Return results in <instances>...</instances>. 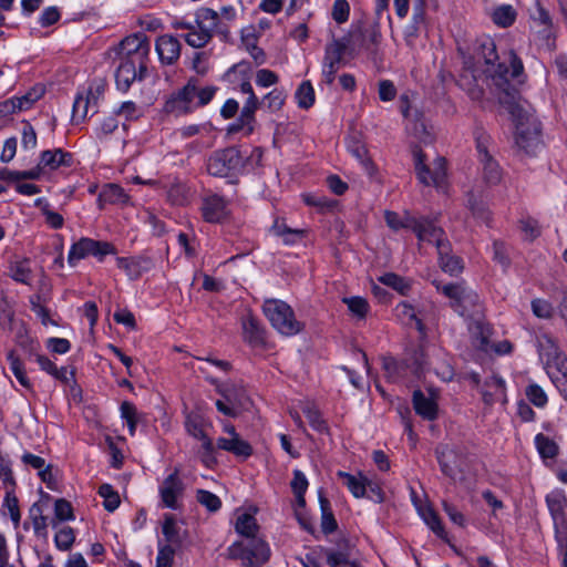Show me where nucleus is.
<instances>
[{
	"label": "nucleus",
	"mask_w": 567,
	"mask_h": 567,
	"mask_svg": "<svg viewBox=\"0 0 567 567\" xmlns=\"http://www.w3.org/2000/svg\"><path fill=\"white\" fill-rule=\"evenodd\" d=\"M115 252V247L107 241L81 238L78 243L72 245L68 256V261L71 266H75L79 260L90 255L99 259H103L106 255H113Z\"/></svg>",
	"instance_id": "12"
},
{
	"label": "nucleus",
	"mask_w": 567,
	"mask_h": 567,
	"mask_svg": "<svg viewBox=\"0 0 567 567\" xmlns=\"http://www.w3.org/2000/svg\"><path fill=\"white\" fill-rule=\"evenodd\" d=\"M451 251L452 248L451 244L449 243L446 254L439 255L440 267L444 272H447L450 275H457L463 270L462 259L458 258L457 256L452 255Z\"/></svg>",
	"instance_id": "37"
},
{
	"label": "nucleus",
	"mask_w": 567,
	"mask_h": 567,
	"mask_svg": "<svg viewBox=\"0 0 567 567\" xmlns=\"http://www.w3.org/2000/svg\"><path fill=\"white\" fill-rule=\"evenodd\" d=\"M321 528L324 534H331L338 527L337 520L330 508V503L320 494Z\"/></svg>",
	"instance_id": "39"
},
{
	"label": "nucleus",
	"mask_w": 567,
	"mask_h": 567,
	"mask_svg": "<svg viewBox=\"0 0 567 567\" xmlns=\"http://www.w3.org/2000/svg\"><path fill=\"white\" fill-rule=\"evenodd\" d=\"M434 454L442 474L455 481L458 474L463 472V460L460 451L449 444H439L434 450Z\"/></svg>",
	"instance_id": "15"
},
{
	"label": "nucleus",
	"mask_w": 567,
	"mask_h": 567,
	"mask_svg": "<svg viewBox=\"0 0 567 567\" xmlns=\"http://www.w3.org/2000/svg\"><path fill=\"white\" fill-rule=\"evenodd\" d=\"M258 105H259V101H258L257 96L255 94H251V97L247 99L246 103L244 104V106L241 109V113H240V117H239L240 124L233 125L229 128V131L237 132L240 128H244L247 126L246 134L249 135L252 132L251 123L255 120L254 114H255L256 110L258 109Z\"/></svg>",
	"instance_id": "26"
},
{
	"label": "nucleus",
	"mask_w": 567,
	"mask_h": 567,
	"mask_svg": "<svg viewBox=\"0 0 567 567\" xmlns=\"http://www.w3.org/2000/svg\"><path fill=\"white\" fill-rule=\"evenodd\" d=\"M8 360L10 362L11 370L14 377L18 379L20 384L24 388H30V381L25 374L24 368L20 359L16 355L14 351L8 353Z\"/></svg>",
	"instance_id": "48"
},
{
	"label": "nucleus",
	"mask_w": 567,
	"mask_h": 567,
	"mask_svg": "<svg viewBox=\"0 0 567 567\" xmlns=\"http://www.w3.org/2000/svg\"><path fill=\"white\" fill-rule=\"evenodd\" d=\"M537 349L539 357L545 361L561 352L556 339L548 333L537 337Z\"/></svg>",
	"instance_id": "31"
},
{
	"label": "nucleus",
	"mask_w": 567,
	"mask_h": 567,
	"mask_svg": "<svg viewBox=\"0 0 567 567\" xmlns=\"http://www.w3.org/2000/svg\"><path fill=\"white\" fill-rule=\"evenodd\" d=\"M526 396L528 400L538 408H543L547 403V395L544 390L537 384H529L526 388Z\"/></svg>",
	"instance_id": "54"
},
{
	"label": "nucleus",
	"mask_w": 567,
	"mask_h": 567,
	"mask_svg": "<svg viewBox=\"0 0 567 567\" xmlns=\"http://www.w3.org/2000/svg\"><path fill=\"white\" fill-rule=\"evenodd\" d=\"M150 52V43L147 37L143 33H135L126 37L120 43L118 54L121 58H126L140 62V76L145 78L147 66L146 59Z\"/></svg>",
	"instance_id": "11"
},
{
	"label": "nucleus",
	"mask_w": 567,
	"mask_h": 567,
	"mask_svg": "<svg viewBox=\"0 0 567 567\" xmlns=\"http://www.w3.org/2000/svg\"><path fill=\"white\" fill-rule=\"evenodd\" d=\"M114 113L118 116H124L126 120H135L141 116L140 107L132 101L122 103Z\"/></svg>",
	"instance_id": "62"
},
{
	"label": "nucleus",
	"mask_w": 567,
	"mask_h": 567,
	"mask_svg": "<svg viewBox=\"0 0 567 567\" xmlns=\"http://www.w3.org/2000/svg\"><path fill=\"white\" fill-rule=\"evenodd\" d=\"M117 267L125 271L131 280L138 279L144 272L150 271L154 267L152 258L146 256L138 257H120L116 259Z\"/></svg>",
	"instance_id": "19"
},
{
	"label": "nucleus",
	"mask_w": 567,
	"mask_h": 567,
	"mask_svg": "<svg viewBox=\"0 0 567 567\" xmlns=\"http://www.w3.org/2000/svg\"><path fill=\"white\" fill-rule=\"evenodd\" d=\"M136 79L142 80L140 76V62L122 56L115 72L117 89L126 92Z\"/></svg>",
	"instance_id": "18"
},
{
	"label": "nucleus",
	"mask_w": 567,
	"mask_h": 567,
	"mask_svg": "<svg viewBox=\"0 0 567 567\" xmlns=\"http://www.w3.org/2000/svg\"><path fill=\"white\" fill-rule=\"evenodd\" d=\"M262 309L271 326L281 334L293 336L303 329V323L296 319L292 308L285 301L268 299Z\"/></svg>",
	"instance_id": "4"
},
{
	"label": "nucleus",
	"mask_w": 567,
	"mask_h": 567,
	"mask_svg": "<svg viewBox=\"0 0 567 567\" xmlns=\"http://www.w3.org/2000/svg\"><path fill=\"white\" fill-rule=\"evenodd\" d=\"M186 43L193 48H204L212 39L210 33H205L200 29L194 28L184 37Z\"/></svg>",
	"instance_id": "53"
},
{
	"label": "nucleus",
	"mask_w": 567,
	"mask_h": 567,
	"mask_svg": "<svg viewBox=\"0 0 567 567\" xmlns=\"http://www.w3.org/2000/svg\"><path fill=\"white\" fill-rule=\"evenodd\" d=\"M421 517L425 524L440 537L445 538L446 534L441 519L432 507H424L420 511Z\"/></svg>",
	"instance_id": "42"
},
{
	"label": "nucleus",
	"mask_w": 567,
	"mask_h": 567,
	"mask_svg": "<svg viewBox=\"0 0 567 567\" xmlns=\"http://www.w3.org/2000/svg\"><path fill=\"white\" fill-rule=\"evenodd\" d=\"M517 17L516 10L511 4H502L494 9L491 14L493 22L501 28L511 27Z\"/></svg>",
	"instance_id": "32"
},
{
	"label": "nucleus",
	"mask_w": 567,
	"mask_h": 567,
	"mask_svg": "<svg viewBox=\"0 0 567 567\" xmlns=\"http://www.w3.org/2000/svg\"><path fill=\"white\" fill-rule=\"evenodd\" d=\"M243 330L245 339L250 344L257 346L264 342V329L254 317H248L243 321Z\"/></svg>",
	"instance_id": "34"
},
{
	"label": "nucleus",
	"mask_w": 567,
	"mask_h": 567,
	"mask_svg": "<svg viewBox=\"0 0 567 567\" xmlns=\"http://www.w3.org/2000/svg\"><path fill=\"white\" fill-rule=\"evenodd\" d=\"M175 550L166 545L158 550L156 567H172Z\"/></svg>",
	"instance_id": "64"
},
{
	"label": "nucleus",
	"mask_w": 567,
	"mask_h": 567,
	"mask_svg": "<svg viewBox=\"0 0 567 567\" xmlns=\"http://www.w3.org/2000/svg\"><path fill=\"white\" fill-rule=\"evenodd\" d=\"M488 136L485 133H476V148L482 166V176L486 184L496 185L502 179V169L487 150Z\"/></svg>",
	"instance_id": "13"
},
{
	"label": "nucleus",
	"mask_w": 567,
	"mask_h": 567,
	"mask_svg": "<svg viewBox=\"0 0 567 567\" xmlns=\"http://www.w3.org/2000/svg\"><path fill=\"white\" fill-rule=\"evenodd\" d=\"M196 499L209 512H217L221 506V501L219 499V497L205 489H197Z\"/></svg>",
	"instance_id": "51"
},
{
	"label": "nucleus",
	"mask_w": 567,
	"mask_h": 567,
	"mask_svg": "<svg viewBox=\"0 0 567 567\" xmlns=\"http://www.w3.org/2000/svg\"><path fill=\"white\" fill-rule=\"evenodd\" d=\"M296 99H297L299 107H301V109L307 110L313 105L315 90H313L310 81H305L299 85V87L296 92Z\"/></svg>",
	"instance_id": "44"
},
{
	"label": "nucleus",
	"mask_w": 567,
	"mask_h": 567,
	"mask_svg": "<svg viewBox=\"0 0 567 567\" xmlns=\"http://www.w3.org/2000/svg\"><path fill=\"white\" fill-rule=\"evenodd\" d=\"M184 484L178 476L177 470L169 474L159 487V495L165 507L176 509L177 498L183 495Z\"/></svg>",
	"instance_id": "17"
},
{
	"label": "nucleus",
	"mask_w": 567,
	"mask_h": 567,
	"mask_svg": "<svg viewBox=\"0 0 567 567\" xmlns=\"http://www.w3.org/2000/svg\"><path fill=\"white\" fill-rule=\"evenodd\" d=\"M74 533L71 527H64L55 535L56 547L62 550H68L74 543Z\"/></svg>",
	"instance_id": "57"
},
{
	"label": "nucleus",
	"mask_w": 567,
	"mask_h": 567,
	"mask_svg": "<svg viewBox=\"0 0 567 567\" xmlns=\"http://www.w3.org/2000/svg\"><path fill=\"white\" fill-rule=\"evenodd\" d=\"M218 392L227 403L231 404L237 410L245 409L249 404V399L245 391L234 384H227L218 389Z\"/></svg>",
	"instance_id": "29"
},
{
	"label": "nucleus",
	"mask_w": 567,
	"mask_h": 567,
	"mask_svg": "<svg viewBox=\"0 0 567 567\" xmlns=\"http://www.w3.org/2000/svg\"><path fill=\"white\" fill-rule=\"evenodd\" d=\"M412 153L419 181L426 186H442L446 176L445 158L437 157L433 163V168H430L425 165V155L417 145L413 146Z\"/></svg>",
	"instance_id": "8"
},
{
	"label": "nucleus",
	"mask_w": 567,
	"mask_h": 567,
	"mask_svg": "<svg viewBox=\"0 0 567 567\" xmlns=\"http://www.w3.org/2000/svg\"><path fill=\"white\" fill-rule=\"evenodd\" d=\"M302 411L306 414L310 425L315 430L322 432L327 429L326 423L322 420L320 412L313 405L308 404L303 408Z\"/></svg>",
	"instance_id": "56"
},
{
	"label": "nucleus",
	"mask_w": 567,
	"mask_h": 567,
	"mask_svg": "<svg viewBox=\"0 0 567 567\" xmlns=\"http://www.w3.org/2000/svg\"><path fill=\"white\" fill-rule=\"evenodd\" d=\"M396 315L406 324H410V323L414 322L415 323V328L417 329V331L422 336L425 334V327L422 323V320L417 317V312H416V310L414 309L413 306H411L408 302H400L396 306Z\"/></svg>",
	"instance_id": "35"
},
{
	"label": "nucleus",
	"mask_w": 567,
	"mask_h": 567,
	"mask_svg": "<svg viewBox=\"0 0 567 567\" xmlns=\"http://www.w3.org/2000/svg\"><path fill=\"white\" fill-rule=\"evenodd\" d=\"M433 285L451 300V307L460 316L472 317L481 312L478 295L475 291L460 284H447L442 286L440 282L433 281Z\"/></svg>",
	"instance_id": "5"
},
{
	"label": "nucleus",
	"mask_w": 567,
	"mask_h": 567,
	"mask_svg": "<svg viewBox=\"0 0 567 567\" xmlns=\"http://www.w3.org/2000/svg\"><path fill=\"white\" fill-rule=\"evenodd\" d=\"M202 213L206 221L220 223L228 215L227 204L217 195L207 196L203 199Z\"/></svg>",
	"instance_id": "20"
},
{
	"label": "nucleus",
	"mask_w": 567,
	"mask_h": 567,
	"mask_svg": "<svg viewBox=\"0 0 567 567\" xmlns=\"http://www.w3.org/2000/svg\"><path fill=\"white\" fill-rule=\"evenodd\" d=\"M347 50V42L333 39L324 48L321 74L323 81L331 85L336 74L342 65L343 54Z\"/></svg>",
	"instance_id": "14"
},
{
	"label": "nucleus",
	"mask_w": 567,
	"mask_h": 567,
	"mask_svg": "<svg viewBox=\"0 0 567 567\" xmlns=\"http://www.w3.org/2000/svg\"><path fill=\"white\" fill-rule=\"evenodd\" d=\"M127 200L128 196L122 187L116 184H107L102 188L97 198V204L99 207L103 209L105 204L123 205L127 203Z\"/></svg>",
	"instance_id": "27"
},
{
	"label": "nucleus",
	"mask_w": 567,
	"mask_h": 567,
	"mask_svg": "<svg viewBox=\"0 0 567 567\" xmlns=\"http://www.w3.org/2000/svg\"><path fill=\"white\" fill-rule=\"evenodd\" d=\"M156 51L163 63L173 64L181 54V43L172 35H162L156 41Z\"/></svg>",
	"instance_id": "23"
},
{
	"label": "nucleus",
	"mask_w": 567,
	"mask_h": 567,
	"mask_svg": "<svg viewBox=\"0 0 567 567\" xmlns=\"http://www.w3.org/2000/svg\"><path fill=\"white\" fill-rule=\"evenodd\" d=\"M517 91L499 95L498 100L508 111L516 125L515 143L517 147L528 155H533L542 144L540 123L533 110L517 100Z\"/></svg>",
	"instance_id": "1"
},
{
	"label": "nucleus",
	"mask_w": 567,
	"mask_h": 567,
	"mask_svg": "<svg viewBox=\"0 0 567 567\" xmlns=\"http://www.w3.org/2000/svg\"><path fill=\"white\" fill-rule=\"evenodd\" d=\"M55 516L59 520H70L73 519V511L71 504L63 499H56L54 505Z\"/></svg>",
	"instance_id": "63"
},
{
	"label": "nucleus",
	"mask_w": 567,
	"mask_h": 567,
	"mask_svg": "<svg viewBox=\"0 0 567 567\" xmlns=\"http://www.w3.org/2000/svg\"><path fill=\"white\" fill-rule=\"evenodd\" d=\"M323 551L330 567H359L355 561L351 560V553L347 545L339 549H323Z\"/></svg>",
	"instance_id": "28"
},
{
	"label": "nucleus",
	"mask_w": 567,
	"mask_h": 567,
	"mask_svg": "<svg viewBox=\"0 0 567 567\" xmlns=\"http://www.w3.org/2000/svg\"><path fill=\"white\" fill-rule=\"evenodd\" d=\"M385 221L388 226L394 230H398L400 228H408L410 229V226H408L409 221L411 219H414V216H405L404 218H401L396 213L394 212H385Z\"/></svg>",
	"instance_id": "58"
},
{
	"label": "nucleus",
	"mask_w": 567,
	"mask_h": 567,
	"mask_svg": "<svg viewBox=\"0 0 567 567\" xmlns=\"http://www.w3.org/2000/svg\"><path fill=\"white\" fill-rule=\"evenodd\" d=\"M467 206L476 218L486 223L489 220V210L483 200L482 192H470L467 196Z\"/></svg>",
	"instance_id": "33"
},
{
	"label": "nucleus",
	"mask_w": 567,
	"mask_h": 567,
	"mask_svg": "<svg viewBox=\"0 0 567 567\" xmlns=\"http://www.w3.org/2000/svg\"><path fill=\"white\" fill-rule=\"evenodd\" d=\"M545 368L547 370L548 375L550 377V373L554 372L556 375L565 374L567 373V358L564 354V352H559L554 358H550L549 360L545 361Z\"/></svg>",
	"instance_id": "50"
},
{
	"label": "nucleus",
	"mask_w": 567,
	"mask_h": 567,
	"mask_svg": "<svg viewBox=\"0 0 567 567\" xmlns=\"http://www.w3.org/2000/svg\"><path fill=\"white\" fill-rule=\"evenodd\" d=\"M546 505L553 519L555 539L563 545L567 536V496L560 489L546 495Z\"/></svg>",
	"instance_id": "10"
},
{
	"label": "nucleus",
	"mask_w": 567,
	"mask_h": 567,
	"mask_svg": "<svg viewBox=\"0 0 567 567\" xmlns=\"http://www.w3.org/2000/svg\"><path fill=\"white\" fill-rule=\"evenodd\" d=\"M244 168V158L235 146L215 152L208 159L207 171L213 176L226 177Z\"/></svg>",
	"instance_id": "6"
},
{
	"label": "nucleus",
	"mask_w": 567,
	"mask_h": 567,
	"mask_svg": "<svg viewBox=\"0 0 567 567\" xmlns=\"http://www.w3.org/2000/svg\"><path fill=\"white\" fill-rule=\"evenodd\" d=\"M43 92L42 87H33L22 96H16L18 110H29L43 95Z\"/></svg>",
	"instance_id": "49"
},
{
	"label": "nucleus",
	"mask_w": 567,
	"mask_h": 567,
	"mask_svg": "<svg viewBox=\"0 0 567 567\" xmlns=\"http://www.w3.org/2000/svg\"><path fill=\"white\" fill-rule=\"evenodd\" d=\"M90 107H92L90 99H87L84 93H79L73 103V122L79 123L80 121H83L86 117Z\"/></svg>",
	"instance_id": "46"
},
{
	"label": "nucleus",
	"mask_w": 567,
	"mask_h": 567,
	"mask_svg": "<svg viewBox=\"0 0 567 567\" xmlns=\"http://www.w3.org/2000/svg\"><path fill=\"white\" fill-rule=\"evenodd\" d=\"M350 7L347 0H336L332 7V18L337 23H343L348 20Z\"/></svg>",
	"instance_id": "60"
},
{
	"label": "nucleus",
	"mask_w": 567,
	"mask_h": 567,
	"mask_svg": "<svg viewBox=\"0 0 567 567\" xmlns=\"http://www.w3.org/2000/svg\"><path fill=\"white\" fill-rule=\"evenodd\" d=\"M99 494L104 498L103 505L106 511L114 512L118 507L120 496L110 484L101 485Z\"/></svg>",
	"instance_id": "47"
},
{
	"label": "nucleus",
	"mask_w": 567,
	"mask_h": 567,
	"mask_svg": "<svg viewBox=\"0 0 567 567\" xmlns=\"http://www.w3.org/2000/svg\"><path fill=\"white\" fill-rule=\"evenodd\" d=\"M248 543H235L229 547V556L240 559L245 567H259L265 564L270 556L268 545L260 538H248Z\"/></svg>",
	"instance_id": "7"
},
{
	"label": "nucleus",
	"mask_w": 567,
	"mask_h": 567,
	"mask_svg": "<svg viewBox=\"0 0 567 567\" xmlns=\"http://www.w3.org/2000/svg\"><path fill=\"white\" fill-rule=\"evenodd\" d=\"M197 28L205 33H210V37L216 32L224 38L229 34V29L226 23L219 20V13L210 8H202L196 13Z\"/></svg>",
	"instance_id": "16"
},
{
	"label": "nucleus",
	"mask_w": 567,
	"mask_h": 567,
	"mask_svg": "<svg viewBox=\"0 0 567 567\" xmlns=\"http://www.w3.org/2000/svg\"><path fill=\"white\" fill-rule=\"evenodd\" d=\"M121 416L126 421L131 435L135 434L136 425L140 422V414L135 405L128 401H124L121 404Z\"/></svg>",
	"instance_id": "45"
},
{
	"label": "nucleus",
	"mask_w": 567,
	"mask_h": 567,
	"mask_svg": "<svg viewBox=\"0 0 567 567\" xmlns=\"http://www.w3.org/2000/svg\"><path fill=\"white\" fill-rule=\"evenodd\" d=\"M475 53L477 59H482L486 64L485 72L498 91V96L517 91L509 83V78L515 79L522 74L523 63L513 52L509 54L511 68L506 66L505 63L496 64L498 61L496 44L492 38L483 37L476 41Z\"/></svg>",
	"instance_id": "2"
},
{
	"label": "nucleus",
	"mask_w": 567,
	"mask_h": 567,
	"mask_svg": "<svg viewBox=\"0 0 567 567\" xmlns=\"http://www.w3.org/2000/svg\"><path fill=\"white\" fill-rule=\"evenodd\" d=\"M216 86H198L197 79H189L187 84L174 92L165 103V111L176 115L192 113L194 110L205 106L214 97Z\"/></svg>",
	"instance_id": "3"
},
{
	"label": "nucleus",
	"mask_w": 567,
	"mask_h": 567,
	"mask_svg": "<svg viewBox=\"0 0 567 567\" xmlns=\"http://www.w3.org/2000/svg\"><path fill=\"white\" fill-rule=\"evenodd\" d=\"M73 163V155L64 152L61 148L53 151H44L40 157V167H48L50 169H56L61 166L70 167Z\"/></svg>",
	"instance_id": "24"
},
{
	"label": "nucleus",
	"mask_w": 567,
	"mask_h": 567,
	"mask_svg": "<svg viewBox=\"0 0 567 567\" xmlns=\"http://www.w3.org/2000/svg\"><path fill=\"white\" fill-rule=\"evenodd\" d=\"M412 127L410 128L413 135L423 143H430L432 141L431 134L427 132L425 122L423 121V114L415 109L413 118L410 120Z\"/></svg>",
	"instance_id": "43"
},
{
	"label": "nucleus",
	"mask_w": 567,
	"mask_h": 567,
	"mask_svg": "<svg viewBox=\"0 0 567 567\" xmlns=\"http://www.w3.org/2000/svg\"><path fill=\"white\" fill-rule=\"evenodd\" d=\"M219 449L233 453L238 457L247 458L252 454L251 445L241 437L226 439L219 437L217 440L215 450Z\"/></svg>",
	"instance_id": "25"
},
{
	"label": "nucleus",
	"mask_w": 567,
	"mask_h": 567,
	"mask_svg": "<svg viewBox=\"0 0 567 567\" xmlns=\"http://www.w3.org/2000/svg\"><path fill=\"white\" fill-rule=\"evenodd\" d=\"M532 310L536 317L542 319H549L553 316L551 305L543 299L533 300Z\"/></svg>",
	"instance_id": "61"
},
{
	"label": "nucleus",
	"mask_w": 567,
	"mask_h": 567,
	"mask_svg": "<svg viewBox=\"0 0 567 567\" xmlns=\"http://www.w3.org/2000/svg\"><path fill=\"white\" fill-rule=\"evenodd\" d=\"M338 476L343 480V484L354 497L365 496V477H357L346 472H338Z\"/></svg>",
	"instance_id": "41"
},
{
	"label": "nucleus",
	"mask_w": 567,
	"mask_h": 567,
	"mask_svg": "<svg viewBox=\"0 0 567 567\" xmlns=\"http://www.w3.org/2000/svg\"><path fill=\"white\" fill-rule=\"evenodd\" d=\"M185 426L189 435L202 441V447L205 454L212 456L215 453V445L204 432L203 419L197 414H189L186 417Z\"/></svg>",
	"instance_id": "22"
},
{
	"label": "nucleus",
	"mask_w": 567,
	"mask_h": 567,
	"mask_svg": "<svg viewBox=\"0 0 567 567\" xmlns=\"http://www.w3.org/2000/svg\"><path fill=\"white\" fill-rule=\"evenodd\" d=\"M235 529L246 538H254L257 536L259 526L254 515L243 513L236 519Z\"/></svg>",
	"instance_id": "30"
},
{
	"label": "nucleus",
	"mask_w": 567,
	"mask_h": 567,
	"mask_svg": "<svg viewBox=\"0 0 567 567\" xmlns=\"http://www.w3.org/2000/svg\"><path fill=\"white\" fill-rule=\"evenodd\" d=\"M286 95L281 90L275 89L265 96L267 107L271 112L279 111L285 103Z\"/></svg>",
	"instance_id": "59"
},
{
	"label": "nucleus",
	"mask_w": 567,
	"mask_h": 567,
	"mask_svg": "<svg viewBox=\"0 0 567 567\" xmlns=\"http://www.w3.org/2000/svg\"><path fill=\"white\" fill-rule=\"evenodd\" d=\"M190 188L182 182H174L167 190L168 200L176 206H184L189 202Z\"/></svg>",
	"instance_id": "36"
},
{
	"label": "nucleus",
	"mask_w": 567,
	"mask_h": 567,
	"mask_svg": "<svg viewBox=\"0 0 567 567\" xmlns=\"http://www.w3.org/2000/svg\"><path fill=\"white\" fill-rule=\"evenodd\" d=\"M535 445L542 458H554L558 454V445L556 442L543 433L535 436Z\"/></svg>",
	"instance_id": "38"
},
{
	"label": "nucleus",
	"mask_w": 567,
	"mask_h": 567,
	"mask_svg": "<svg viewBox=\"0 0 567 567\" xmlns=\"http://www.w3.org/2000/svg\"><path fill=\"white\" fill-rule=\"evenodd\" d=\"M163 534L168 543H179L178 528L172 515H166L163 524Z\"/></svg>",
	"instance_id": "55"
},
{
	"label": "nucleus",
	"mask_w": 567,
	"mask_h": 567,
	"mask_svg": "<svg viewBox=\"0 0 567 567\" xmlns=\"http://www.w3.org/2000/svg\"><path fill=\"white\" fill-rule=\"evenodd\" d=\"M410 229L416 235L420 243L426 241L434 244L437 249V255H444L449 248V240L445 237L444 230L436 226L433 220L426 217H414L408 224Z\"/></svg>",
	"instance_id": "9"
},
{
	"label": "nucleus",
	"mask_w": 567,
	"mask_h": 567,
	"mask_svg": "<svg viewBox=\"0 0 567 567\" xmlns=\"http://www.w3.org/2000/svg\"><path fill=\"white\" fill-rule=\"evenodd\" d=\"M343 302L348 306V309L358 318L362 319L367 316L369 305L362 297H350L343 298Z\"/></svg>",
	"instance_id": "52"
},
{
	"label": "nucleus",
	"mask_w": 567,
	"mask_h": 567,
	"mask_svg": "<svg viewBox=\"0 0 567 567\" xmlns=\"http://www.w3.org/2000/svg\"><path fill=\"white\" fill-rule=\"evenodd\" d=\"M379 281L381 284L394 289L395 291H398L400 295H403V296H405L411 289L410 282L405 278H403L394 272H386V274L382 275L379 278Z\"/></svg>",
	"instance_id": "40"
},
{
	"label": "nucleus",
	"mask_w": 567,
	"mask_h": 567,
	"mask_svg": "<svg viewBox=\"0 0 567 567\" xmlns=\"http://www.w3.org/2000/svg\"><path fill=\"white\" fill-rule=\"evenodd\" d=\"M413 408L420 416L433 421L437 417V403L435 393L430 390V396H426L421 390L413 392Z\"/></svg>",
	"instance_id": "21"
}]
</instances>
